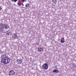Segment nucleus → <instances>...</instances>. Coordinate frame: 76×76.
<instances>
[{
  "label": "nucleus",
  "mask_w": 76,
  "mask_h": 76,
  "mask_svg": "<svg viewBox=\"0 0 76 76\" xmlns=\"http://www.w3.org/2000/svg\"><path fill=\"white\" fill-rule=\"evenodd\" d=\"M1 10H2V8H1V7H0V12L1 11Z\"/></svg>",
  "instance_id": "nucleus-15"
},
{
  "label": "nucleus",
  "mask_w": 76,
  "mask_h": 76,
  "mask_svg": "<svg viewBox=\"0 0 76 76\" xmlns=\"http://www.w3.org/2000/svg\"><path fill=\"white\" fill-rule=\"evenodd\" d=\"M1 62L5 64L9 63L10 61V59L7 58L6 55L4 54L1 56Z\"/></svg>",
  "instance_id": "nucleus-1"
},
{
  "label": "nucleus",
  "mask_w": 76,
  "mask_h": 76,
  "mask_svg": "<svg viewBox=\"0 0 76 76\" xmlns=\"http://www.w3.org/2000/svg\"><path fill=\"white\" fill-rule=\"evenodd\" d=\"M29 6V4L28 3H27L26 4V7H28Z\"/></svg>",
  "instance_id": "nucleus-12"
},
{
  "label": "nucleus",
  "mask_w": 76,
  "mask_h": 76,
  "mask_svg": "<svg viewBox=\"0 0 76 76\" xmlns=\"http://www.w3.org/2000/svg\"><path fill=\"white\" fill-rule=\"evenodd\" d=\"M53 73H59V71L58 70L55 69L53 70Z\"/></svg>",
  "instance_id": "nucleus-8"
},
{
  "label": "nucleus",
  "mask_w": 76,
  "mask_h": 76,
  "mask_svg": "<svg viewBox=\"0 0 76 76\" xmlns=\"http://www.w3.org/2000/svg\"><path fill=\"white\" fill-rule=\"evenodd\" d=\"M38 50L39 52H40V51H44V49L42 47L39 48Z\"/></svg>",
  "instance_id": "nucleus-7"
},
{
  "label": "nucleus",
  "mask_w": 76,
  "mask_h": 76,
  "mask_svg": "<svg viewBox=\"0 0 76 76\" xmlns=\"http://www.w3.org/2000/svg\"><path fill=\"white\" fill-rule=\"evenodd\" d=\"M7 35H10V34H9V33H7Z\"/></svg>",
  "instance_id": "nucleus-16"
},
{
  "label": "nucleus",
  "mask_w": 76,
  "mask_h": 76,
  "mask_svg": "<svg viewBox=\"0 0 76 76\" xmlns=\"http://www.w3.org/2000/svg\"><path fill=\"white\" fill-rule=\"evenodd\" d=\"M19 1L20 2H21L22 3H23V2H25V1L24 0H19Z\"/></svg>",
  "instance_id": "nucleus-11"
},
{
  "label": "nucleus",
  "mask_w": 76,
  "mask_h": 76,
  "mask_svg": "<svg viewBox=\"0 0 76 76\" xmlns=\"http://www.w3.org/2000/svg\"><path fill=\"white\" fill-rule=\"evenodd\" d=\"M0 26L1 27H0V31H1L2 30H3V29H4V27L5 26V24L2 23L0 25Z\"/></svg>",
  "instance_id": "nucleus-3"
},
{
  "label": "nucleus",
  "mask_w": 76,
  "mask_h": 76,
  "mask_svg": "<svg viewBox=\"0 0 76 76\" xmlns=\"http://www.w3.org/2000/svg\"><path fill=\"white\" fill-rule=\"evenodd\" d=\"M64 42V37H63L61 39V43H63Z\"/></svg>",
  "instance_id": "nucleus-9"
},
{
  "label": "nucleus",
  "mask_w": 76,
  "mask_h": 76,
  "mask_svg": "<svg viewBox=\"0 0 76 76\" xmlns=\"http://www.w3.org/2000/svg\"><path fill=\"white\" fill-rule=\"evenodd\" d=\"M18 1V0H13L12 1H15V2H16Z\"/></svg>",
  "instance_id": "nucleus-13"
},
{
  "label": "nucleus",
  "mask_w": 76,
  "mask_h": 76,
  "mask_svg": "<svg viewBox=\"0 0 76 76\" xmlns=\"http://www.w3.org/2000/svg\"><path fill=\"white\" fill-rule=\"evenodd\" d=\"M17 61L18 64H21L22 63L23 60L21 59H18Z\"/></svg>",
  "instance_id": "nucleus-5"
},
{
  "label": "nucleus",
  "mask_w": 76,
  "mask_h": 76,
  "mask_svg": "<svg viewBox=\"0 0 76 76\" xmlns=\"http://www.w3.org/2000/svg\"><path fill=\"white\" fill-rule=\"evenodd\" d=\"M18 5H19V6L20 5V3H18Z\"/></svg>",
  "instance_id": "nucleus-17"
},
{
  "label": "nucleus",
  "mask_w": 76,
  "mask_h": 76,
  "mask_svg": "<svg viewBox=\"0 0 76 76\" xmlns=\"http://www.w3.org/2000/svg\"><path fill=\"white\" fill-rule=\"evenodd\" d=\"M42 67L43 70H47L48 69V66L47 64H44Z\"/></svg>",
  "instance_id": "nucleus-2"
},
{
  "label": "nucleus",
  "mask_w": 76,
  "mask_h": 76,
  "mask_svg": "<svg viewBox=\"0 0 76 76\" xmlns=\"http://www.w3.org/2000/svg\"><path fill=\"white\" fill-rule=\"evenodd\" d=\"M52 2H53V3H56L55 0H52Z\"/></svg>",
  "instance_id": "nucleus-14"
},
{
  "label": "nucleus",
  "mask_w": 76,
  "mask_h": 76,
  "mask_svg": "<svg viewBox=\"0 0 76 76\" xmlns=\"http://www.w3.org/2000/svg\"><path fill=\"white\" fill-rule=\"evenodd\" d=\"M9 28V26L7 24L5 25V29H8Z\"/></svg>",
  "instance_id": "nucleus-10"
},
{
  "label": "nucleus",
  "mask_w": 76,
  "mask_h": 76,
  "mask_svg": "<svg viewBox=\"0 0 76 76\" xmlns=\"http://www.w3.org/2000/svg\"><path fill=\"white\" fill-rule=\"evenodd\" d=\"M15 72L13 70H11L9 73L10 76V75H12V76L15 75Z\"/></svg>",
  "instance_id": "nucleus-4"
},
{
  "label": "nucleus",
  "mask_w": 76,
  "mask_h": 76,
  "mask_svg": "<svg viewBox=\"0 0 76 76\" xmlns=\"http://www.w3.org/2000/svg\"><path fill=\"white\" fill-rule=\"evenodd\" d=\"M22 5L23 6H24V4H23V3H22Z\"/></svg>",
  "instance_id": "nucleus-18"
},
{
  "label": "nucleus",
  "mask_w": 76,
  "mask_h": 76,
  "mask_svg": "<svg viewBox=\"0 0 76 76\" xmlns=\"http://www.w3.org/2000/svg\"><path fill=\"white\" fill-rule=\"evenodd\" d=\"M13 35L14 36L13 37L14 39H18V36L17 35V33L14 34Z\"/></svg>",
  "instance_id": "nucleus-6"
}]
</instances>
